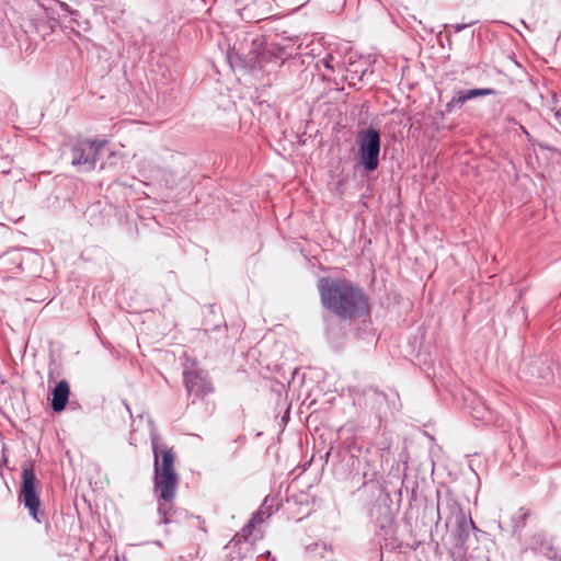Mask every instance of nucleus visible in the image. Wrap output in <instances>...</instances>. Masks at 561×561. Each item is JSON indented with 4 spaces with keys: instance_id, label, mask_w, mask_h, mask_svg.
Segmentation results:
<instances>
[{
    "instance_id": "nucleus-10",
    "label": "nucleus",
    "mask_w": 561,
    "mask_h": 561,
    "mask_svg": "<svg viewBox=\"0 0 561 561\" xmlns=\"http://www.w3.org/2000/svg\"><path fill=\"white\" fill-rule=\"evenodd\" d=\"M159 500L162 501L159 503V506H158V514L160 516L159 523L168 524L170 522V516L172 515V512H173V506H172L173 499L165 500V499H161L159 496Z\"/></svg>"
},
{
    "instance_id": "nucleus-2",
    "label": "nucleus",
    "mask_w": 561,
    "mask_h": 561,
    "mask_svg": "<svg viewBox=\"0 0 561 561\" xmlns=\"http://www.w3.org/2000/svg\"><path fill=\"white\" fill-rule=\"evenodd\" d=\"M158 437L153 436L151 440L153 451V467H154V491L161 499H174L179 477L174 468L175 451L173 448H160L158 445Z\"/></svg>"
},
{
    "instance_id": "nucleus-6",
    "label": "nucleus",
    "mask_w": 561,
    "mask_h": 561,
    "mask_svg": "<svg viewBox=\"0 0 561 561\" xmlns=\"http://www.w3.org/2000/svg\"><path fill=\"white\" fill-rule=\"evenodd\" d=\"M104 145V140H78L71 148V164L82 171L93 170Z\"/></svg>"
},
{
    "instance_id": "nucleus-7",
    "label": "nucleus",
    "mask_w": 561,
    "mask_h": 561,
    "mask_svg": "<svg viewBox=\"0 0 561 561\" xmlns=\"http://www.w3.org/2000/svg\"><path fill=\"white\" fill-rule=\"evenodd\" d=\"M183 377L188 394L204 398L214 391L210 380L203 371L186 370L183 373Z\"/></svg>"
},
{
    "instance_id": "nucleus-4",
    "label": "nucleus",
    "mask_w": 561,
    "mask_h": 561,
    "mask_svg": "<svg viewBox=\"0 0 561 561\" xmlns=\"http://www.w3.org/2000/svg\"><path fill=\"white\" fill-rule=\"evenodd\" d=\"M251 53L253 54V62L260 68L268 65L280 66L285 59L291 56V51L286 46L276 43H265L263 37L252 41Z\"/></svg>"
},
{
    "instance_id": "nucleus-5",
    "label": "nucleus",
    "mask_w": 561,
    "mask_h": 561,
    "mask_svg": "<svg viewBox=\"0 0 561 561\" xmlns=\"http://www.w3.org/2000/svg\"><path fill=\"white\" fill-rule=\"evenodd\" d=\"M380 133L369 127L358 134V154L366 171H375L379 163Z\"/></svg>"
},
{
    "instance_id": "nucleus-9",
    "label": "nucleus",
    "mask_w": 561,
    "mask_h": 561,
    "mask_svg": "<svg viewBox=\"0 0 561 561\" xmlns=\"http://www.w3.org/2000/svg\"><path fill=\"white\" fill-rule=\"evenodd\" d=\"M69 394V383L66 380H60L53 390L51 408L55 412H60L66 408Z\"/></svg>"
},
{
    "instance_id": "nucleus-8",
    "label": "nucleus",
    "mask_w": 561,
    "mask_h": 561,
    "mask_svg": "<svg viewBox=\"0 0 561 561\" xmlns=\"http://www.w3.org/2000/svg\"><path fill=\"white\" fill-rule=\"evenodd\" d=\"M495 91L489 88L471 89L468 91H458L456 95L446 104V111L453 112L455 108H459L465 102L477 98L492 95Z\"/></svg>"
},
{
    "instance_id": "nucleus-13",
    "label": "nucleus",
    "mask_w": 561,
    "mask_h": 561,
    "mask_svg": "<svg viewBox=\"0 0 561 561\" xmlns=\"http://www.w3.org/2000/svg\"><path fill=\"white\" fill-rule=\"evenodd\" d=\"M476 23H477V21H470V22H468V23L455 24V25H453V27H454V31H455L456 33H459V32H461L462 30H465L466 27L471 26V25H473V24H476Z\"/></svg>"
},
{
    "instance_id": "nucleus-14",
    "label": "nucleus",
    "mask_w": 561,
    "mask_h": 561,
    "mask_svg": "<svg viewBox=\"0 0 561 561\" xmlns=\"http://www.w3.org/2000/svg\"><path fill=\"white\" fill-rule=\"evenodd\" d=\"M520 511H522V519H523V522H525L526 518L530 515V511L527 508H522Z\"/></svg>"
},
{
    "instance_id": "nucleus-11",
    "label": "nucleus",
    "mask_w": 561,
    "mask_h": 561,
    "mask_svg": "<svg viewBox=\"0 0 561 561\" xmlns=\"http://www.w3.org/2000/svg\"><path fill=\"white\" fill-rule=\"evenodd\" d=\"M268 516L270 513L265 512L264 506H261V508L254 514L248 525L243 528L242 531L244 533V537L247 538L248 535L251 534V529H253L257 524L263 523Z\"/></svg>"
},
{
    "instance_id": "nucleus-12",
    "label": "nucleus",
    "mask_w": 561,
    "mask_h": 561,
    "mask_svg": "<svg viewBox=\"0 0 561 561\" xmlns=\"http://www.w3.org/2000/svg\"><path fill=\"white\" fill-rule=\"evenodd\" d=\"M457 525L460 534H463L466 537L468 536L469 529L474 528V523L472 519L467 520L463 514H461L457 519Z\"/></svg>"
},
{
    "instance_id": "nucleus-15",
    "label": "nucleus",
    "mask_w": 561,
    "mask_h": 561,
    "mask_svg": "<svg viewBox=\"0 0 561 561\" xmlns=\"http://www.w3.org/2000/svg\"><path fill=\"white\" fill-rule=\"evenodd\" d=\"M1 172L3 174H9L10 173V168L8 167L7 169H1Z\"/></svg>"
},
{
    "instance_id": "nucleus-16",
    "label": "nucleus",
    "mask_w": 561,
    "mask_h": 561,
    "mask_svg": "<svg viewBox=\"0 0 561 561\" xmlns=\"http://www.w3.org/2000/svg\"><path fill=\"white\" fill-rule=\"evenodd\" d=\"M7 164H10V161L7 163ZM9 165H2V169H7Z\"/></svg>"
},
{
    "instance_id": "nucleus-1",
    "label": "nucleus",
    "mask_w": 561,
    "mask_h": 561,
    "mask_svg": "<svg viewBox=\"0 0 561 561\" xmlns=\"http://www.w3.org/2000/svg\"><path fill=\"white\" fill-rule=\"evenodd\" d=\"M318 289L323 307L342 319L359 318L369 312L367 295L350 280L322 277Z\"/></svg>"
},
{
    "instance_id": "nucleus-3",
    "label": "nucleus",
    "mask_w": 561,
    "mask_h": 561,
    "mask_svg": "<svg viewBox=\"0 0 561 561\" xmlns=\"http://www.w3.org/2000/svg\"><path fill=\"white\" fill-rule=\"evenodd\" d=\"M39 486L41 482L36 477L34 465L31 462L24 463L21 473L19 500L36 522H41L38 517L41 506Z\"/></svg>"
}]
</instances>
